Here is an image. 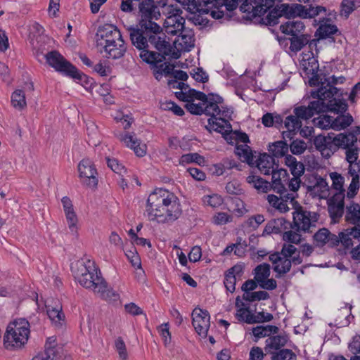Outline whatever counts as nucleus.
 <instances>
[{
    "label": "nucleus",
    "mask_w": 360,
    "mask_h": 360,
    "mask_svg": "<svg viewBox=\"0 0 360 360\" xmlns=\"http://www.w3.org/2000/svg\"><path fill=\"white\" fill-rule=\"evenodd\" d=\"M146 212L150 220H156L158 223L174 221L182 214L179 198L173 193L162 188L149 195Z\"/></svg>",
    "instance_id": "f257e3e1"
},
{
    "label": "nucleus",
    "mask_w": 360,
    "mask_h": 360,
    "mask_svg": "<svg viewBox=\"0 0 360 360\" xmlns=\"http://www.w3.org/2000/svg\"><path fill=\"white\" fill-rule=\"evenodd\" d=\"M264 2L262 4H257L254 7H251L252 10L256 8V13L251 15L253 19H255L256 24L266 26H274L280 23V18L284 17L290 20L291 18L296 17L302 18L301 14L304 11V6L299 4H281L277 5L273 9L266 8Z\"/></svg>",
    "instance_id": "f03ea898"
},
{
    "label": "nucleus",
    "mask_w": 360,
    "mask_h": 360,
    "mask_svg": "<svg viewBox=\"0 0 360 360\" xmlns=\"http://www.w3.org/2000/svg\"><path fill=\"white\" fill-rule=\"evenodd\" d=\"M71 271L75 280L81 285L92 289L94 292L98 289L99 283L104 280L95 262L87 258H82L72 264Z\"/></svg>",
    "instance_id": "7ed1b4c3"
},
{
    "label": "nucleus",
    "mask_w": 360,
    "mask_h": 360,
    "mask_svg": "<svg viewBox=\"0 0 360 360\" xmlns=\"http://www.w3.org/2000/svg\"><path fill=\"white\" fill-rule=\"evenodd\" d=\"M30 323L25 319L11 323L4 337V345L7 349L13 350L24 346L30 335Z\"/></svg>",
    "instance_id": "20e7f679"
},
{
    "label": "nucleus",
    "mask_w": 360,
    "mask_h": 360,
    "mask_svg": "<svg viewBox=\"0 0 360 360\" xmlns=\"http://www.w3.org/2000/svg\"><path fill=\"white\" fill-rule=\"evenodd\" d=\"M313 117V112L309 106L295 105L292 114L287 116L284 121L286 131L282 132L283 138L292 140L302 127V121H307Z\"/></svg>",
    "instance_id": "39448f33"
},
{
    "label": "nucleus",
    "mask_w": 360,
    "mask_h": 360,
    "mask_svg": "<svg viewBox=\"0 0 360 360\" xmlns=\"http://www.w3.org/2000/svg\"><path fill=\"white\" fill-rule=\"evenodd\" d=\"M167 0H140L138 5L137 15L139 18V22L141 26L153 25L157 24L154 20L160 18V8L167 5Z\"/></svg>",
    "instance_id": "423d86ee"
},
{
    "label": "nucleus",
    "mask_w": 360,
    "mask_h": 360,
    "mask_svg": "<svg viewBox=\"0 0 360 360\" xmlns=\"http://www.w3.org/2000/svg\"><path fill=\"white\" fill-rule=\"evenodd\" d=\"M346 79L344 76L336 77L335 75L328 77L324 74L321 78L317 91L311 92V96L314 98L327 99V98H343V91L341 89L336 87L337 84L345 83Z\"/></svg>",
    "instance_id": "0eeeda50"
},
{
    "label": "nucleus",
    "mask_w": 360,
    "mask_h": 360,
    "mask_svg": "<svg viewBox=\"0 0 360 360\" xmlns=\"http://www.w3.org/2000/svg\"><path fill=\"white\" fill-rule=\"evenodd\" d=\"M151 25L141 26V24L138 23L136 25H131L127 27V31L129 34V39L131 44L136 47L140 52L147 48H150V45L147 44V34L148 32L152 31L154 33H160L162 28L158 24H152Z\"/></svg>",
    "instance_id": "6e6552de"
},
{
    "label": "nucleus",
    "mask_w": 360,
    "mask_h": 360,
    "mask_svg": "<svg viewBox=\"0 0 360 360\" xmlns=\"http://www.w3.org/2000/svg\"><path fill=\"white\" fill-rule=\"evenodd\" d=\"M258 2H259V1L257 0H205L203 3L205 6L213 4L217 6H225L228 11H234L238 8L239 4H240L239 6L240 11L245 13L243 18L256 24L255 19H253V17L251 16L252 13H256V8L252 10L251 7L256 6Z\"/></svg>",
    "instance_id": "1a4fd4ad"
},
{
    "label": "nucleus",
    "mask_w": 360,
    "mask_h": 360,
    "mask_svg": "<svg viewBox=\"0 0 360 360\" xmlns=\"http://www.w3.org/2000/svg\"><path fill=\"white\" fill-rule=\"evenodd\" d=\"M309 102L308 106L310 111L313 112V117L316 114L328 111L335 113L345 112L348 109L346 100L341 98L319 99Z\"/></svg>",
    "instance_id": "9d476101"
},
{
    "label": "nucleus",
    "mask_w": 360,
    "mask_h": 360,
    "mask_svg": "<svg viewBox=\"0 0 360 360\" xmlns=\"http://www.w3.org/2000/svg\"><path fill=\"white\" fill-rule=\"evenodd\" d=\"M269 260L273 264V270L276 273V277L279 278L288 273L292 267V264L298 265L302 263L303 260L300 257V252L293 255L290 258H281L277 252H273L269 255Z\"/></svg>",
    "instance_id": "9b49d317"
},
{
    "label": "nucleus",
    "mask_w": 360,
    "mask_h": 360,
    "mask_svg": "<svg viewBox=\"0 0 360 360\" xmlns=\"http://www.w3.org/2000/svg\"><path fill=\"white\" fill-rule=\"evenodd\" d=\"M202 103L204 114L211 117L207 120L208 124L205 127L211 133V128L220 123L217 122V116L220 112V105L223 104L224 98L218 94L210 93L207 100Z\"/></svg>",
    "instance_id": "f8f14e48"
},
{
    "label": "nucleus",
    "mask_w": 360,
    "mask_h": 360,
    "mask_svg": "<svg viewBox=\"0 0 360 360\" xmlns=\"http://www.w3.org/2000/svg\"><path fill=\"white\" fill-rule=\"evenodd\" d=\"M115 40L122 42V37L119 30L110 24L98 27L96 33L97 47L102 49L110 43H115Z\"/></svg>",
    "instance_id": "ddd939ff"
},
{
    "label": "nucleus",
    "mask_w": 360,
    "mask_h": 360,
    "mask_svg": "<svg viewBox=\"0 0 360 360\" xmlns=\"http://www.w3.org/2000/svg\"><path fill=\"white\" fill-rule=\"evenodd\" d=\"M345 221L354 225L352 228L346 229L354 239L360 240V205L358 203L352 202L349 206L346 207L345 216Z\"/></svg>",
    "instance_id": "4468645a"
},
{
    "label": "nucleus",
    "mask_w": 360,
    "mask_h": 360,
    "mask_svg": "<svg viewBox=\"0 0 360 360\" xmlns=\"http://www.w3.org/2000/svg\"><path fill=\"white\" fill-rule=\"evenodd\" d=\"M44 57L46 63L53 68L56 71L61 72L65 76H68L72 70L75 69V66L67 60L58 51H51L48 52Z\"/></svg>",
    "instance_id": "2eb2a0df"
},
{
    "label": "nucleus",
    "mask_w": 360,
    "mask_h": 360,
    "mask_svg": "<svg viewBox=\"0 0 360 360\" xmlns=\"http://www.w3.org/2000/svg\"><path fill=\"white\" fill-rule=\"evenodd\" d=\"M313 143L324 158H328L336 152L334 133H328L327 136L323 134L316 136L313 139Z\"/></svg>",
    "instance_id": "dca6fc26"
},
{
    "label": "nucleus",
    "mask_w": 360,
    "mask_h": 360,
    "mask_svg": "<svg viewBox=\"0 0 360 360\" xmlns=\"http://www.w3.org/2000/svg\"><path fill=\"white\" fill-rule=\"evenodd\" d=\"M78 172L79 177L84 179V184L91 188L96 187L98 184V179L96 177L97 171L91 160L83 159L78 165Z\"/></svg>",
    "instance_id": "f3484780"
},
{
    "label": "nucleus",
    "mask_w": 360,
    "mask_h": 360,
    "mask_svg": "<svg viewBox=\"0 0 360 360\" xmlns=\"http://www.w3.org/2000/svg\"><path fill=\"white\" fill-rule=\"evenodd\" d=\"M192 316V324L195 331L200 335L206 336L210 326L208 311L196 307L193 311Z\"/></svg>",
    "instance_id": "a211bd4d"
},
{
    "label": "nucleus",
    "mask_w": 360,
    "mask_h": 360,
    "mask_svg": "<svg viewBox=\"0 0 360 360\" xmlns=\"http://www.w3.org/2000/svg\"><path fill=\"white\" fill-rule=\"evenodd\" d=\"M278 40L281 43L282 40L289 41V49L294 53H297L301 51L307 44L311 49L313 46L316 45V40L311 39V35L306 33L300 34V35H295L293 37H278Z\"/></svg>",
    "instance_id": "6ab92c4d"
},
{
    "label": "nucleus",
    "mask_w": 360,
    "mask_h": 360,
    "mask_svg": "<svg viewBox=\"0 0 360 360\" xmlns=\"http://www.w3.org/2000/svg\"><path fill=\"white\" fill-rule=\"evenodd\" d=\"M295 210L292 213L293 221L292 223L294 229L297 231H308L311 226V212L304 210L300 205H298V207H295Z\"/></svg>",
    "instance_id": "aec40b11"
},
{
    "label": "nucleus",
    "mask_w": 360,
    "mask_h": 360,
    "mask_svg": "<svg viewBox=\"0 0 360 360\" xmlns=\"http://www.w3.org/2000/svg\"><path fill=\"white\" fill-rule=\"evenodd\" d=\"M360 134V127L356 126L352 131L335 134V143L336 151L339 148L347 149L356 146L357 142V135Z\"/></svg>",
    "instance_id": "412c9836"
},
{
    "label": "nucleus",
    "mask_w": 360,
    "mask_h": 360,
    "mask_svg": "<svg viewBox=\"0 0 360 360\" xmlns=\"http://www.w3.org/2000/svg\"><path fill=\"white\" fill-rule=\"evenodd\" d=\"M289 341L290 337L285 333L269 336L265 341L264 351L266 354L274 353L280 349H283Z\"/></svg>",
    "instance_id": "4be33fe9"
},
{
    "label": "nucleus",
    "mask_w": 360,
    "mask_h": 360,
    "mask_svg": "<svg viewBox=\"0 0 360 360\" xmlns=\"http://www.w3.org/2000/svg\"><path fill=\"white\" fill-rule=\"evenodd\" d=\"M119 139L123 142L126 146L133 149L135 154L139 157H143L146 153V146L141 145L140 140L129 132L122 133L119 135Z\"/></svg>",
    "instance_id": "5701e85b"
},
{
    "label": "nucleus",
    "mask_w": 360,
    "mask_h": 360,
    "mask_svg": "<svg viewBox=\"0 0 360 360\" xmlns=\"http://www.w3.org/2000/svg\"><path fill=\"white\" fill-rule=\"evenodd\" d=\"M289 229H294L292 224L285 218L281 217L270 220L264 228V233H266L268 235L272 233L280 234L283 231Z\"/></svg>",
    "instance_id": "b1692460"
},
{
    "label": "nucleus",
    "mask_w": 360,
    "mask_h": 360,
    "mask_svg": "<svg viewBox=\"0 0 360 360\" xmlns=\"http://www.w3.org/2000/svg\"><path fill=\"white\" fill-rule=\"evenodd\" d=\"M352 238V235L346 231V229L340 232L338 236L330 231L328 239L326 240V244L330 248H334L338 246L340 243L345 249H349L353 246Z\"/></svg>",
    "instance_id": "393cba45"
},
{
    "label": "nucleus",
    "mask_w": 360,
    "mask_h": 360,
    "mask_svg": "<svg viewBox=\"0 0 360 360\" xmlns=\"http://www.w3.org/2000/svg\"><path fill=\"white\" fill-rule=\"evenodd\" d=\"M280 30L288 37H293L304 32L305 25L301 20H288L280 25Z\"/></svg>",
    "instance_id": "a878e982"
},
{
    "label": "nucleus",
    "mask_w": 360,
    "mask_h": 360,
    "mask_svg": "<svg viewBox=\"0 0 360 360\" xmlns=\"http://www.w3.org/2000/svg\"><path fill=\"white\" fill-rule=\"evenodd\" d=\"M168 55V52L165 51L164 53L150 51V48H147L141 51L139 53L141 59L147 64L151 65H155L157 63H160L165 60L166 56Z\"/></svg>",
    "instance_id": "bb28decb"
},
{
    "label": "nucleus",
    "mask_w": 360,
    "mask_h": 360,
    "mask_svg": "<svg viewBox=\"0 0 360 360\" xmlns=\"http://www.w3.org/2000/svg\"><path fill=\"white\" fill-rule=\"evenodd\" d=\"M103 49L107 53V57L112 59L122 58L127 50V47L123 39L122 42L120 41V40H115V43H110L108 45H105Z\"/></svg>",
    "instance_id": "cd10ccee"
},
{
    "label": "nucleus",
    "mask_w": 360,
    "mask_h": 360,
    "mask_svg": "<svg viewBox=\"0 0 360 360\" xmlns=\"http://www.w3.org/2000/svg\"><path fill=\"white\" fill-rule=\"evenodd\" d=\"M307 74H310L312 77L309 81L310 86H318L321 83V78L324 73H319V63L315 58L308 62V66L305 68Z\"/></svg>",
    "instance_id": "c85d7f7f"
},
{
    "label": "nucleus",
    "mask_w": 360,
    "mask_h": 360,
    "mask_svg": "<svg viewBox=\"0 0 360 360\" xmlns=\"http://www.w3.org/2000/svg\"><path fill=\"white\" fill-rule=\"evenodd\" d=\"M271 174L272 175V184H271V188L280 195L285 193L286 188L281 181V176L283 177L288 176L287 170L284 169L278 170L273 169Z\"/></svg>",
    "instance_id": "c756f323"
},
{
    "label": "nucleus",
    "mask_w": 360,
    "mask_h": 360,
    "mask_svg": "<svg viewBox=\"0 0 360 360\" xmlns=\"http://www.w3.org/2000/svg\"><path fill=\"white\" fill-rule=\"evenodd\" d=\"M212 130L220 133L228 143L231 145L236 143L234 137V131L232 129L230 122H226V125H223L221 123L216 124L215 127L211 128V131Z\"/></svg>",
    "instance_id": "7c9ffc66"
},
{
    "label": "nucleus",
    "mask_w": 360,
    "mask_h": 360,
    "mask_svg": "<svg viewBox=\"0 0 360 360\" xmlns=\"http://www.w3.org/2000/svg\"><path fill=\"white\" fill-rule=\"evenodd\" d=\"M69 72L70 74L68 77L77 81V83L83 86L86 90H91L93 88L94 84V79L79 71L76 67L75 70H72Z\"/></svg>",
    "instance_id": "2f4dec72"
},
{
    "label": "nucleus",
    "mask_w": 360,
    "mask_h": 360,
    "mask_svg": "<svg viewBox=\"0 0 360 360\" xmlns=\"http://www.w3.org/2000/svg\"><path fill=\"white\" fill-rule=\"evenodd\" d=\"M274 158L270 155L264 153L261 155L257 160V167L264 175H269L274 169Z\"/></svg>",
    "instance_id": "473e14b6"
},
{
    "label": "nucleus",
    "mask_w": 360,
    "mask_h": 360,
    "mask_svg": "<svg viewBox=\"0 0 360 360\" xmlns=\"http://www.w3.org/2000/svg\"><path fill=\"white\" fill-rule=\"evenodd\" d=\"M167 32L172 34H178L179 32H182L184 29L185 20L183 18H178L174 15L169 17L166 20Z\"/></svg>",
    "instance_id": "72a5a7b5"
},
{
    "label": "nucleus",
    "mask_w": 360,
    "mask_h": 360,
    "mask_svg": "<svg viewBox=\"0 0 360 360\" xmlns=\"http://www.w3.org/2000/svg\"><path fill=\"white\" fill-rule=\"evenodd\" d=\"M98 289L95 290V292L98 293L100 296L108 301H117L120 298V295L112 288H109L105 280L99 283Z\"/></svg>",
    "instance_id": "f704fd0d"
},
{
    "label": "nucleus",
    "mask_w": 360,
    "mask_h": 360,
    "mask_svg": "<svg viewBox=\"0 0 360 360\" xmlns=\"http://www.w3.org/2000/svg\"><path fill=\"white\" fill-rule=\"evenodd\" d=\"M289 146L285 141H278L269 145V151L274 158H281L288 153Z\"/></svg>",
    "instance_id": "c9c22d12"
},
{
    "label": "nucleus",
    "mask_w": 360,
    "mask_h": 360,
    "mask_svg": "<svg viewBox=\"0 0 360 360\" xmlns=\"http://www.w3.org/2000/svg\"><path fill=\"white\" fill-rule=\"evenodd\" d=\"M279 332L278 327L276 326H258L252 328L253 335L257 338L271 336V335H276Z\"/></svg>",
    "instance_id": "e433bc0d"
},
{
    "label": "nucleus",
    "mask_w": 360,
    "mask_h": 360,
    "mask_svg": "<svg viewBox=\"0 0 360 360\" xmlns=\"http://www.w3.org/2000/svg\"><path fill=\"white\" fill-rule=\"evenodd\" d=\"M340 113V115L333 120V129L335 130L345 129L351 125L354 121L352 116L349 113L347 115H345V112Z\"/></svg>",
    "instance_id": "4c0bfd02"
},
{
    "label": "nucleus",
    "mask_w": 360,
    "mask_h": 360,
    "mask_svg": "<svg viewBox=\"0 0 360 360\" xmlns=\"http://www.w3.org/2000/svg\"><path fill=\"white\" fill-rule=\"evenodd\" d=\"M11 103L17 110L24 109L27 105L25 92L21 89L14 91L11 96Z\"/></svg>",
    "instance_id": "58836bf2"
},
{
    "label": "nucleus",
    "mask_w": 360,
    "mask_h": 360,
    "mask_svg": "<svg viewBox=\"0 0 360 360\" xmlns=\"http://www.w3.org/2000/svg\"><path fill=\"white\" fill-rule=\"evenodd\" d=\"M255 280L259 283H263V280L268 278L271 274V266L267 263L259 264L254 269Z\"/></svg>",
    "instance_id": "ea45409f"
},
{
    "label": "nucleus",
    "mask_w": 360,
    "mask_h": 360,
    "mask_svg": "<svg viewBox=\"0 0 360 360\" xmlns=\"http://www.w3.org/2000/svg\"><path fill=\"white\" fill-rule=\"evenodd\" d=\"M236 318L239 322L246 323L248 324H254V314L251 313L249 307H240L236 313Z\"/></svg>",
    "instance_id": "a19ab883"
},
{
    "label": "nucleus",
    "mask_w": 360,
    "mask_h": 360,
    "mask_svg": "<svg viewBox=\"0 0 360 360\" xmlns=\"http://www.w3.org/2000/svg\"><path fill=\"white\" fill-rule=\"evenodd\" d=\"M46 360H60L63 356V348L61 347L47 346L44 352H40Z\"/></svg>",
    "instance_id": "79ce46f5"
},
{
    "label": "nucleus",
    "mask_w": 360,
    "mask_h": 360,
    "mask_svg": "<svg viewBox=\"0 0 360 360\" xmlns=\"http://www.w3.org/2000/svg\"><path fill=\"white\" fill-rule=\"evenodd\" d=\"M236 153L240 158H243L249 165H253L254 155L250 148L247 145L238 146L236 148Z\"/></svg>",
    "instance_id": "37998d69"
},
{
    "label": "nucleus",
    "mask_w": 360,
    "mask_h": 360,
    "mask_svg": "<svg viewBox=\"0 0 360 360\" xmlns=\"http://www.w3.org/2000/svg\"><path fill=\"white\" fill-rule=\"evenodd\" d=\"M333 118L327 115H319L318 117L314 118L312 122L315 127L322 129H327L333 127Z\"/></svg>",
    "instance_id": "c03bdc74"
},
{
    "label": "nucleus",
    "mask_w": 360,
    "mask_h": 360,
    "mask_svg": "<svg viewBox=\"0 0 360 360\" xmlns=\"http://www.w3.org/2000/svg\"><path fill=\"white\" fill-rule=\"evenodd\" d=\"M338 31L336 25L330 24L321 25L316 32L320 39H326L331 37Z\"/></svg>",
    "instance_id": "a18cd8bd"
},
{
    "label": "nucleus",
    "mask_w": 360,
    "mask_h": 360,
    "mask_svg": "<svg viewBox=\"0 0 360 360\" xmlns=\"http://www.w3.org/2000/svg\"><path fill=\"white\" fill-rule=\"evenodd\" d=\"M345 205L328 204V211L333 223L339 221L344 214Z\"/></svg>",
    "instance_id": "49530a36"
},
{
    "label": "nucleus",
    "mask_w": 360,
    "mask_h": 360,
    "mask_svg": "<svg viewBox=\"0 0 360 360\" xmlns=\"http://www.w3.org/2000/svg\"><path fill=\"white\" fill-rule=\"evenodd\" d=\"M360 4V0H342L341 3V15L348 18Z\"/></svg>",
    "instance_id": "de8ad7c7"
},
{
    "label": "nucleus",
    "mask_w": 360,
    "mask_h": 360,
    "mask_svg": "<svg viewBox=\"0 0 360 360\" xmlns=\"http://www.w3.org/2000/svg\"><path fill=\"white\" fill-rule=\"evenodd\" d=\"M269 354H271V360H292L295 358V353L289 349L283 348Z\"/></svg>",
    "instance_id": "09e8293b"
},
{
    "label": "nucleus",
    "mask_w": 360,
    "mask_h": 360,
    "mask_svg": "<svg viewBox=\"0 0 360 360\" xmlns=\"http://www.w3.org/2000/svg\"><path fill=\"white\" fill-rule=\"evenodd\" d=\"M47 309V314L50 319L56 322L63 320L65 318V315L62 311V307L60 305H56L55 307L46 306Z\"/></svg>",
    "instance_id": "8fccbe9b"
},
{
    "label": "nucleus",
    "mask_w": 360,
    "mask_h": 360,
    "mask_svg": "<svg viewBox=\"0 0 360 360\" xmlns=\"http://www.w3.org/2000/svg\"><path fill=\"white\" fill-rule=\"evenodd\" d=\"M269 298V295L266 291H257L252 292H248L243 295V299L248 302H255L260 300H266Z\"/></svg>",
    "instance_id": "3c124183"
},
{
    "label": "nucleus",
    "mask_w": 360,
    "mask_h": 360,
    "mask_svg": "<svg viewBox=\"0 0 360 360\" xmlns=\"http://www.w3.org/2000/svg\"><path fill=\"white\" fill-rule=\"evenodd\" d=\"M321 12H326V7L321 6L313 7L310 6L309 8H307L306 6H304V11L301 15L302 18H312L318 15Z\"/></svg>",
    "instance_id": "603ef678"
},
{
    "label": "nucleus",
    "mask_w": 360,
    "mask_h": 360,
    "mask_svg": "<svg viewBox=\"0 0 360 360\" xmlns=\"http://www.w3.org/2000/svg\"><path fill=\"white\" fill-rule=\"evenodd\" d=\"M289 147L291 153L297 155L302 154L306 150L307 144L303 140L295 139L291 142Z\"/></svg>",
    "instance_id": "864d4df0"
},
{
    "label": "nucleus",
    "mask_w": 360,
    "mask_h": 360,
    "mask_svg": "<svg viewBox=\"0 0 360 360\" xmlns=\"http://www.w3.org/2000/svg\"><path fill=\"white\" fill-rule=\"evenodd\" d=\"M283 240L288 243L299 245L302 238L300 234L290 230L283 233Z\"/></svg>",
    "instance_id": "5fc2aeb1"
},
{
    "label": "nucleus",
    "mask_w": 360,
    "mask_h": 360,
    "mask_svg": "<svg viewBox=\"0 0 360 360\" xmlns=\"http://www.w3.org/2000/svg\"><path fill=\"white\" fill-rule=\"evenodd\" d=\"M330 231L326 228L320 229L313 236L318 246H323L326 244Z\"/></svg>",
    "instance_id": "6e6d98bb"
},
{
    "label": "nucleus",
    "mask_w": 360,
    "mask_h": 360,
    "mask_svg": "<svg viewBox=\"0 0 360 360\" xmlns=\"http://www.w3.org/2000/svg\"><path fill=\"white\" fill-rule=\"evenodd\" d=\"M125 255L134 267L141 269V258L134 246L131 247V250H127Z\"/></svg>",
    "instance_id": "4d7b16f0"
},
{
    "label": "nucleus",
    "mask_w": 360,
    "mask_h": 360,
    "mask_svg": "<svg viewBox=\"0 0 360 360\" xmlns=\"http://www.w3.org/2000/svg\"><path fill=\"white\" fill-rule=\"evenodd\" d=\"M281 258H290L297 252V248L290 243H284L282 245L281 252H276Z\"/></svg>",
    "instance_id": "13d9d810"
},
{
    "label": "nucleus",
    "mask_w": 360,
    "mask_h": 360,
    "mask_svg": "<svg viewBox=\"0 0 360 360\" xmlns=\"http://www.w3.org/2000/svg\"><path fill=\"white\" fill-rule=\"evenodd\" d=\"M190 74L191 77L198 82L205 83L209 79L208 75L203 70L202 68L193 69Z\"/></svg>",
    "instance_id": "bf43d9fd"
},
{
    "label": "nucleus",
    "mask_w": 360,
    "mask_h": 360,
    "mask_svg": "<svg viewBox=\"0 0 360 360\" xmlns=\"http://www.w3.org/2000/svg\"><path fill=\"white\" fill-rule=\"evenodd\" d=\"M330 176L333 181L332 186L334 189L345 191L343 188L345 179L341 174L337 172H332L330 174Z\"/></svg>",
    "instance_id": "052dcab7"
},
{
    "label": "nucleus",
    "mask_w": 360,
    "mask_h": 360,
    "mask_svg": "<svg viewBox=\"0 0 360 360\" xmlns=\"http://www.w3.org/2000/svg\"><path fill=\"white\" fill-rule=\"evenodd\" d=\"M115 347L117 351L120 358L122 360H127V352L125 343L121 337L117 338L115 341Z\"/></svg>",
    "instance_id": "680f3d73"
},
{
    "label": "nucleus",
    "mask_w": 360,
    "mask_h": 360,
    "mask_svg": "<svg viewBox=\"0 0 360 360\" xmlns=\"http://www.w3.org/2000/svg\"><path fill=\"white\" fill-rule=\"evenodd\" d=\"M188 98L190 101H193L194 98L199 100L202 102H205L207 100L208 94H205V93L197 91L194 89H189L187 91Z\"/></svg>",
    "instance_id": "e2e57ef3"
},
{
    "label": "nucleus",
    "mask_w": 360,
    "mask_h": 360,
    "mask_svg": "<svg viewBox=\"0 0 360 360\" xmlns=\"http://www.w3.org/2000/svg\"><path fill=\"white\" fill-rule=\"evenodd\" d=\"M233 114V110L228 107L224 106L222 104L220 105V112L217 115H219V117H217V121H221L224 124L223 125H226V122H229V120L231 119V115Z\"/></svg>",
    "instance_id": "0e129e2a"
},
{
    "label": "nucleus",
    "mask_w": 360,
    "mask_h": 360,
    "mask_svg": "<svg viewBox=\"0 0 360 360\" xmlns=\"http://www.w3.org/2000/svg\"><path fill=\"white\" fill-rule=\"evenodd\" d=\"M186 109L193 115H201L204 114V107L202 103H194L193 101L186 103L185 105Z\"/></svg>",
    "instance_id": "69168bd1"
},
{
    "label": "nucleus",
    "mask_w": 360,
    "mask_h": 360,
    "mask_svg": "<svg viewBox=\"0 0 360 360\" xmlns=\"http://www.w3.org/2000/svg\"><path fill=\"white\" fill-rule=\"evenodd\" d=\"M181 158L182 161L186 163L195 162L201 165L205 162V158L197 153L184 155Z\"/></svg>",
    "instance_id": "338daca9"
},
{
    "label": "nucleus",
    "mask_w": 360,
    "mask_h": 360,
    "mask_svg": "<svg viewBox=\"0 0 360 360\" xmlns=\"http://www.w3.org/2000/svg\"><path fill=\"white\" fill-rule=\"evenodd\" d=\"M226 191L228 193L231 195H241L243 193V189L240 187V184L237 181H232L226 185Z\"/></svg>",
    "instance_id": "774afa93"
}]
</instances>
